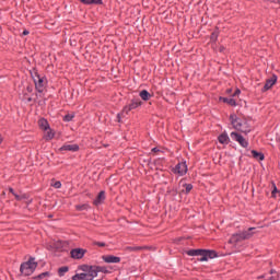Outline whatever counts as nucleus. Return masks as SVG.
<instances>
[{"label": "nucleus", "mask_w": 280, "mask_h": 280, "mask_svg": "<svg viewBox=\"0 0 280 280\" xmlns=\"http://www.w3.org/2000/svg\"><path fill=\"white\" fill-rule=\"evenodd\" d=\"M230 119L233 128L238 130V132H243L244 135H248V132H250V125H248V121L241 120L235 114H232Z\"/></svg>", "instance_id": "1"}, {"label": "nucleus", "mask_w": 280, "mask_h": 280, "mask_svg": "<svg viewBox=\"0 0 280 280\" xmlns=\"http://www.w3.org/2000/svg\"><path fill=\"white\" fill-rule=\"evenodd\" d=\"M80 270H82V273H77L72 277V280H94L95 276L93 273V270L91 269V266L89 265H82L79 267Z\"/></svg>", "instance_id": "2"}, {"label": "nucleus", "mask_w": 280, "mask_h": 280, "mask_svg": "<svg viewBox=\"0 0 280 280\" xmlns=\"http://www.w3.org/2000/svg\"><path fill=\"white\" fill-rule=\"evenodd\" d=\"M36 268H38V262L34 261V258H30L28 261L21 265L20 272H22L24 277H30V275L34 273Z\"/></svg>", "instance_id": "3"}, {"label": "nucleus", "mask_w": 280, "mask_h": 280, "mask_svg": "<svg viewBox=\"0 0 280 280\" xmlns=\"http://www.w3.org/2000/svg\"><path fill=\"white\" fill-rule=\"evenodd\" d=\"M250 231H255V228H249L247 231L234 234L231 236L229 244H237V242H244V240H250L254 233Z\"/></svg>", "instance_id": "4"}, {"label": "nucleus", "mask_w": 280, "mask_h": 280, "mask_svg": "<svg viewBox=\"0 0 280 280\" xmlns=\"http://www.w3.org/2000/svg\"><path fill=\"white\" fill-rule=\"evenodd\" d=\"M31 75L33 78L36 91L43 93L45 91L47 80L44 77L40 78V75H38V72L36 71L31 72Z\"/></svg>", "instance_id": "5"}, {"label": "nucleus", "mask_w": 280, "mask_h": 280, "mask_svg": "<svg viewBox=\"0 0 280 280\" xmlns=\"http://www.w3.org/2000/svg\"><path fill=\"white\" fill-rule=\"evenodd\" d=\"M141 104H143L141 102V100L137 98V100H132L131 103L129 105H126L122 108L121 114L117 115L118 121H121V115H128V113H130V110H135V108H139V106H141Z\"/></svg>", "instance_id": "6"}, {"label": "nucleus", "mask_w": 280, "mask_h": 280, "mask_svg": "<svg viewBox=\"0 0 280 280\" xmlns=\"http://www.w3.org/2000/svg\"><path fill=\"white\" fill-rule=\"evenodd\" d=\"M86 255V249L84 248H74L70 250V257L72 259H82Z\"/></svg>", "instance_id": "7"}, {"label": "nucleus", "mask_w": 280, "mask_h": 280, "mask_svg": "<svg viewBox=\"0 0 280 280\" xmlns=\"http://www.w3.org/2000/svg\"><path fill=\"white\" fill-rule=\"evenodd\" d=\"M218 257V252L203 249L202 257L199 258V261H209V259H215Z\"/></svg>", "instance_id": "8"}, {"label": "nucleus", "mask_w": 280, "mask_h": 280, "mask_svg": "<svg viewBox=\"0 0 280 280\" xmlns=\"http://www.w3.org/2000/svg\"><path fill=\"white\" fill-rule=\"evenodd\" d=\"M231 137L234 139V141H237L242 148H246L248 145V141L245 140L244 136L233 131L231 132Z\"/></svg>", "instance_id": "9"}, {"label": "nucleus", "mask_w": 280, "mask_h": 280, "mask_svg": "<svg viewBox=\"0 0 280 280\" xmlns=\"http://www.w3.org/2000/svg\"><path fill=\"white\" fill-rule=\"evenodd\" d=\"M174 174H178L179 176H185L187 174V163L182 162L178 163L174 168H173Z\"/></svg>", "instance_id": "10"}, {"label": "nucleus", "mask_w": 280, "mask_h": 280, "mask_svg": "<svg viewBox=\"0 0 280 280\" xmlns=\"http://www.w3.org/2000/svg\"><path fill=\"white\" fill-rule=\"evenodd\" d=\"M127 253H139V250H154L152 246H127L125 247Z\"/></svg>", "instance_id": "11"}, {"label": "nucleus", "mask_w": 280, "mask_h": 280, "mask_svg": "<svg viewBox=\"0 0 280 280\" xmlns=\"http://www.w3.org/2000/svg\"><path fill=\"white\" fill-rule=\"evenodd\" d=\"M90 270H92V272L94 273V278L97 277V275H100V272H102L103 275H109V270L106 267H102V266H90Z\"/></svg>", "instance_id": "12"}, {"label": "nucleus", "mask_w": 280, "mask_h": 280, "mask_svg": "<svg viewBox=\"0 0 280 280\" xmlns=\"http://www.w3.org/2000/svg\"><path fill=\"white\" fill-rule=\"evenodd\" d=\"M277 84V74H272L270 79L266 80V83L262 88V93H266V91H270L271 86H275Z\"/></svg>", "instance_id": "13"}, {"label": "nucleus", "mask_w": 280, "mask_h": 280, "mask_svg": "<svg viewBox=\"0 0 280 280\" xmlns=\"http://www.w3.org/2000/svg\"><path fill=\"white\" fill-rule=\"evenodd\" d=\"M102 259L105 264H119V261H121L120 257L113 255L102 256Z\"/></svg>", "instance_id": "14"}, {"label": "nucleus", "mask_w": 280, "mask_h": 280, "mask_svg": "<svg viewBox=\"0 0 280 280\" xmlns=\"http://www.w3.org/2000/svg\"><path fill=\"white\" fill-rule=\"evenodd\" d=\"M59 150L68 151V152H78L80 150V145H78V144H63Z\"/></svg>", "instance_id": "15"}, {"label": "nucleus", "mask_w": 280, "mask_h": 280, "mask_svg": "<svg viewBox=\"0 0 280 280\" xmlns=\"http://www.w3.org/2000/svg\"><path fill=\"white\" fill-rule=\"evenodd\" d=\"M203 253H205V249H189L186 252V254L189 257H202Z\"/></svg>", "instance_id": "16"}, {"label": "nucleus", "mask_w": 280, "mask_h": 280, "mask_svg": "<svg viewBox=\"0 0 280 280\" xmlns=\"http://www.w3.org/2000/svg\"><path fill=\"white\" fill-rule=\"evenodd\" d=\"M106 200V192L104 190L100 191L96 199L94 200V205L97 207V205H102Z\"/></svg>", "instance_id": "17"}, {"label": "nucleus", "mask_w": 280, "mask_h": 280, "mask_svg": "<svg viewBox=\"0 0 280 280\" xmlns=\"http://www.w3.org/2000/svg\"><path fill=\"white\" fill-rule=\"evenodd\" d=\"M54 137H56V132H54V130L51 128L47 129L46 133L44 135L45 141H51V139H54Z\"/></svg>", "instance_id": "18"}, {"label": "nucleus", "mask_w": 280, "mask_h": 280, "mask_svg": "<svg viewBox=\"0 0 280 280\" xmlns=\"http://www.w3.org/2000/svg\"><path fill=\"white\" fill-rule=\"evenodd\" d=\"M219 100L224 104H229V106H237V102H235V98L220 97Z\"/></svg>", "instance_id": "19"}, {"label": "nucleus", "mask_w": 280, "mask_h": 280, "mask_svg": "<svg viewBox=\"0 0 280 280\" xmlns=\"http://www.w3.org/2000/svg\"><path fill=\"white\" fill-rule=\"evenodd\" d=\"M38 126L42 130H49V122L45 118L38 120Z\"/></svg>", "instance_id": "20"}, {"label": "nucleus", "mask_w": 280, "mask_h": 280, "mask_svg": "<svg viewBox=\"0 0 280 280\" xmlns=\"http://www.w3.org/2000/svg\"><path fill=\"white\" fill-rule=\"evenodd\" d=\"M252 155L256 161H264L265 155L261 152H257L256 150H252Z\"/></svg>", "instance_id": "21"}, {"label": "nucleus", "mask_w": 280, "mask_h": 280, "mask_svg": "<svg viewBox=\"0 0 280 280\" xmlns=\"http://www.w3.org/2000/svg\"><path fill=\"white\" fill-rule=\"evenodd\" d=\"M140 97L141 100H143L144 102H148V100H150L152 97V95L150 94V92H148L147 90H142L140 92Z\"/></svg>", "instance_id": "22"}, {"label": "nucleus", "mask_w": 280, "mask_h": 280, "mask_svg": "<svg viewBox=\"0 0 280 280\" xmlns=\"http://www.w3.org/2000/svg\"><path fill=\"white\" fill-rule=\"evenodd\" d=\"M218 140H219V143H222V144L229 143V135H226V132H223L219 136Z\"/></svg>", "instance_id": "23"}, {"label": "nucleus", "mask_w": 280, "mask_h": 280, "mask_svg": "<svg viewBox=\"0 0 280 280\" xmlns=\"http://www.w3.org/2000/svg\"><path fill=\"white\" fill-rule=\"evenodd\" d=\"M77 211H86V209H91V206H89V203H84V205H78L75 206Z\"/></svg>", "instance_id": "24"}, {"label": "nucleus", "mask_w": 280, "mask_h": 280, "mask_svg": "<svg viewBox=\"0 0 280 280\" xmlns=\"http://www.w3.org/2000/svg\"><path fill=\"white\" fill-rule=\"evenodd\" d=\"M66 272H69V267H67V266L60 267V268L58 269V275H59V277H65V273H66Z\"/></svg>", "instance_id": "25"}, {"label": "nucleus", "mask_w": 280, "mask_h": 280, "mask_svg": "<svg viewBox=\"0 0 280 280\" xmlns=\"http://www.w3.org/2000/svg\"><path fill=\"white\" fill-rule=\"evenodd\" d=\"M183 187H185L186 194H189L194 189V185L191 184H183Z\"/></svg>", "instance_id": "26"}, {"label": "nucleus", "mask_w": 280, "mask_h": 280, "mask_svg": "<svg viewBox=\"0 0 280 280\" xmlns=\"http://www.w3.org/2000/svg\"><path fill=\"white\" fill-rule=\"evenodd\" d=\"M93 3L95 5H102V0H88V5H91Z\"/></svg>", "instance_id": "27"}, {"label": "nucleus", "mask_w": 280, "mask_h": 280, "mask_svg": "<svg viewBox=\"0 0 280 280\" xmlns=\"http://www.w3.org/2000/svg\"><path fill=\"white\" fill-rule=\"evenodd\" d=\"M73 117H75V114H67L63 117V121H71L73 119Z\"/></svg>", "instance_id": "28"}, {"label": "nucleus", "mask_w": 280, "mask_h": 280, "mask_svg": "<svg viewBox=\"0 0 280 280\" xmlns=\"http://www.w3.org/2000/svg\"><path fill=\"white\" fill-rule=\"evenodd\" d=\"M50 185L51 187H55V189H60V187H62V183H60V180L51 183Z\"/></svg>", "instance_id": "29"}, {"label": "nucleus", "mask_w": 280, "mask_h": 280, "mask_svg": "<svg viewBox=\"0 0 280 280\" xmlns=\"http://www.w3.org/2000/svg\"><path fill=\"white\" fill-rule=\"evenodd\" d=\"M218 36H219V33L218 32H213L210 36V40H213V43H215V40H218Z\"/></svg>", "instance_id": "30"}, {"label": "nucleus", "mask_w": 280, "mask_h": 280, "mask_svg": "<svg viewBox=\"0 0 280 280\" xmlns=\"http://www.w3.org/2000/svg\"><path fill=\"white\" fill-rule=\"evenodd\" d=\"M272 187H273V189L271 191V196H272V198H275L276 194H279V190L277 189V185L275 183H272Z\"/></svg>", "instance_id": "31"}, {"label": "nucleus", "mask_w": 280, "mask_h": 280, "mask_svg": "<svg viewBox=\"0 0 280 280\" xmlns=\"http://www.w3.org/2000/svg\"><path fill=\"white\" fill-rule=\"evenodd\" d=\"M54 248H56L57 250H60V248H62V242L58 241V242L54 243Z\"/></svg>", "instance_id": "32"}, {"label": "nucleus", "mask_w": 280, "mask_h": 280, "mask_svg": "<svg viewBox=\"0 0 280 280\" xmlns=\"http://www.w3.org/2000/svg\"><path fill=\"white\" fill-rule=\"evenodd\" d=\"M45 277H49V271L43 272L36 277V279H45Z\"/></svg>", "instance_id": "33"}, {"label": "nucleus", "mask_w": 280, "mask_h": 280, "mask_svg": "<svg viewBox=\"0 0 280 280\" xmlns=\"http://www.w3.org/2000/svg\"><path fill=\"white\" fill-rule=\"evenodd\" d=\"M20 200H27V194L20 195Z\"/></svg>", "instance_id": "34"}, {"label": "nucleus", "mask_w": 280, "mask_h": 280, "mask_svg": "<svg viewBox=\"0 0 280 280\" xmlns=\"http://www.w3.org/2000/svg\"><path fill=\"white\" fill-rule=\"evenodd\" d=\"M95 244H96V246H100L101 248H104V246H106V243L96 242Z\"/></svg>", "instance_id": "35"}, {"label": "nucleus", "mask_w": 280, "mask_h": 280, "mask_svg": "<svg viewBox=\"0 0 280 280\" xmlns=\"http://www.w3.org/2000/svg\"><path fill=\"white\" fill-rule=\"evenodd\" d=\"M240 93H242V91L240 89H236L234 94H233V97H235L236 95H240Z\"/></svg>", "instance_id": "36"}, {"label": "nucleus", "mask_w": 280, "mask_h": 280, "mask_svg": "<svg viewBox=\"0 0 280 280\" xmlns=\"http://www.w3.org/2000/svg\"><path fill=\"white\" fill-rule=\"evenodd\" d=\"M225 49H226V48H225L224 46H220V47H219L220 54L224 52Z\"/></svg>", "instance_id": "37"}, {"label": "nucleus", "mask_w": 280, "mask_h": 280, "mask_svg": "<svg viewBox=\"0 0 280 280\" xmlns=\"http://www.w3.org/2000/svg\"><path fill=\"white\" fill-rule=\"evenodd\" d=\"M26 91H27V93H32V91H33L32 85L26 86Z\"/></svg>", "instance_id": "38"}, {"label": "nucleus", "mask_w": 280, "mask_h": 280, "mask_svg": "<svg viewBox=\"0 0 280 280\" xmlns=\"http://www.w3.org/2000/svg\"><path fill=\"white\" fill-rule=\"evenodd\" d=\"M23 101H27V102H32V97H25V94H24V97L22 98Z\"/></svg>", "instance_id": "39"}, {"label": "nucleus", "mask_w": 280, "mask_h": 280, "mask_svg": "<svg viewBox=\"0 0 280 280\" xmlns=\"http://www.w3.org/2000/svg\"><path fill=\"white\" fill-rule=\"evenodd\" d=\"M13 196H14L15 200H21V195L14 194Z\"/></svg>", "instance_id": "40"}, {"label": "nucleus", "mask_w": 280, "mask_h": 280, "mask_svg": "<svg viewBox=\"0 0 280 280\" xmlns=\"http://www.w3.org/2000/svg\"><path fill=\"white\" fill-rule=\"evenodd\" d=\"M9 191H10V194H12L13 196H14V194H16V192H14V188H12V187L9 188Z\"/></svg>", "instance_id": "41"}, {"label": "nucleus", "mask_w": 280, "mask_h": 280, "mask_svg": "<svg viewBox=\"0 0 280 280\" xmlns=\"http://www.w3.org/2000/svg\"><path fill=\"white\" fill-rule=\"evenodd\" d=\"M81 3H84L85 5H89V0H80Z\"/></svg>", "instance_id": "42"}, {"label": "nucleus", "mask_w": 280, "mask_h": 280, "mask_svg": "<svg viewBox=\"0 0 280 280\" xmlns=\"http://www.w3.org/2000/svg\"><path fill=\"white\" fill-rule=\"evenodd\" d=\"M30 34V31H23V36H27Z\"/></svg>", "instance_id": "43"}, {"label": "nucleus", "mask_w": 280, "mask_h": 280, "mask_svg": "<svg viewBox=\"0 0 280 280\" xmlns=\"http://www.w3.org/2000/svg\"><path fill=\"white\" fill-rule=\"evenodd\" d=\"M226 93H228V94L233 93V89H228V90H226Z\"/></svg>", "instance_id": "44"}, {"label": "nucleus", "mask_w": 280, "mask_h": 280, "mask_svg": "<svg viewBox=\"0 0 280 280\" xmlns=\"http://www.w3.org/2000/svg\"><path fill=\"white\" fill-rule=\"evenodd\" d=\"M3 143V136L0 135V145Z\"/></svg>", "instance_id": "45"}, {"label": "nucleus", "mask_w": 280, "mask_h": 280, "mask_svg": "<svg viewBox=\"0 0 280 280\" xmlns=\"http://www.w3.org/2000/svg\"><path fill=\"white\" fill-rule=\"evenodd\" d=\"M152 152H159V149L158 148H153Z\"/></svg>", "instance_id": "46"}, {"label": "nucleus", "mask_w": 280, "mask_h": 280, "mask_svg": "<svg viewBox=\"0 0 280 280\" xmlns=\"http://www.w3.org/2000/svg\"><path fill=\"white\" fill-rule=\"evenodd\" d=\"M271 3H279V2H277V0H271Z\"/></svg>", "instance_id": "47"}, {"label": "nucleus", "mask_w": 280, "mask_h": 280, "mask_svg": "<svg viewBox=\"0 0 280 280\" xmlns=\"http://www.w3.org/2000/svg\"><path fill=\"white\" fill-rule=\"evenodd\" d=\"M273 273H275V270L271 269V270H270V275H273Z\"/></svg>", "instance_id": "48"}, {"label": "nucleus", "mask_w": 280, "mask_h": 280, "mask_svg": "<svg viewBox=\"0 0 280 280\" xmlns=\"http://www.w3.org/2000/svg\"><path fill=\"white\" fill-rule=\"evenodd\" d=\"M269 280H275V277L269 278Z\"/></svg>", "instance_id": "49"}, {"label": "nucleus", "mask_w": 280, "mask_h": 280, "mask_svg": "<svg viewBox=\"0 0 280 280\" xmlns=\"http://www.w3.org/2000/svg\"><path fill=\"white\" fill-rule=\"evenodd\" d=\"M104 148H108V144H104Z\"/></svg>", "instance_id": "50"}, {"label": "nucleus", "mask_w": 280, "mask_h": 280, "mask_svg": "<svg viewBox=\"0 0 280 280\" xmlns=\"http://www.w3.org/2000/svg\"><path fill=\"white\" fill-rule=\"evenodd\" d=\"M258 279H264V276H260Z\"/></svg>", "instance_id": "51"}, {"label": "nucleus", "mask_w": 280, "mask_h": 280, "mask_svg": "<svg viewBox=\"0 0 280 280\" xmlns=\"http://www.w3.org/2000/svg\"><path fill=\"white\" fill-rule=\"evenodd\" d=\"M277 3H279V4H280V0H277Z\"/></svg>", "instance_id": "52"}, {"label": "nucleus", "mask_w": 280, "mask_h": 280, "mask_svg": "<svg viewBox=\"0 0 280 280\" xmlns=\"http://www.w3.org/2000/svg\"><path fill=\"white\" fill-rule=\"evenodd\" d=\"M30 202H32V200L28 201V205H30Z\"/></svg>", "instance_id": "53"}]
</instances>
